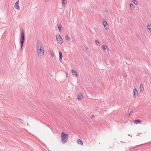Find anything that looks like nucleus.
<instances>
[{
	"label": "nucleus",
	"mask_w": 151,
	"mask_h": 151,
	"mask_svg": "<svg viewBox=\"0 0 151 151\" xmlns=\"http://www.w3.org/2000/svg\"><path fill=\"white\" fill-rule=\"evenodd\" d=\"M36 49L38 58H42L44 55V47L42 43L39 41H38L37 43Z\"/></svg>",
	"instance_id": "f257e3e1"
},
{
	"label": "nucleus",
	"mask_w": 151,
	"mask_h": 151,
	"mask_svg": "<svg viewBox=\"0 0 151 151\" xmlns=\"http://www.w3.org/2000/svg\"><path fill=\"white\" fill-rule=\"evenodd\" d=\"M61 139L62 142L63 144L65 143L67 141L68 134L62 132L61 135Z\"/></svg>",
	"instance_id": "f03ea898"
},
{
	"label": "nucleus",
	"mask_w": 151,
	"mask_h": 151,
	"mask_svg": "<svg viewBox=\"0 0 151 151\" xmlns=\"http://www.w3.org/2000/svg\"><path fill=\"white\" fill-rule=\"evenodd\" d=\"M56 37L58 42L60 44H61L63 42V39L60 35L59 34H57L56 35Z\"/></svg>",
	"instance_id": "7ed1b4c3"
},
{
	"label": "nucleus",
	"mask_w": 151,
	"mask_h": 151,
	"mask_svg": "<svg viewBox=\"0 0 151 151\" xmlns=\"http://www.w3.org/2000/svg\"><path fill=\"white\" fill-rule=\"evenodd\" d=\"M25 40L24 38V32L23 30L22 31L21 36L20 37V44H23L24 43V40Z\"/></svg>",
	"instance_id": "20e7f679"
},
{
	"label": "nucleus",
	"mask_w": 151,
	"mask_h": 151,
	"mask_svg": "<svg viewBox=\"0 0 151 151\" xmlns=\"http://www.w3.org/2000/svg\"><path fill=\"white\" fill-rule=\"evenodd\" d=\"M14 7L16 9L19 10H20V7L19 5V0H18L15 3L14 6Z\"/></svg>",
	"instance_id": "39448f33"
},
{
	"label": "nucleus",
	"mask_w": 151,
	"mask_h": 151,
	"mask_svg": "<svg viewBox=\"0 0 151 151\" xmlns=\"http://www.w3.org/2000/svg\"><path fill=\"white\" fill-rule=\"evenodd\" d=\"M102 48L105 52H109V49L107 45H103L102 46Z\"/></svg>",
	"instance_id": "423d86ee"
},
{
	"label": "nucleus",
	"mask_w": 151,
	"mask_h": 151,
	"mask_svg": "<svg viewBox=\"0 0 151 151\" xmlns=\"http://www.w3.org/2000/svg\"><path fill=\"white\" fill-rule=\"evenodd\" d=\"M103 25L105 29L107 30L108 29V25L106 21H104L103 23Z\"/></svg>",
	"instance_id": "0eeeda50"
},
{
	"label": "nucleus",
	"mask_w": 151,
	"mask_h": 151,
	"mask_svg": "<svg viewBox=\"0 0 151 151\" xmlns=\"http://www.w3.org/2000/svg\"><path fill=\"white\" fill-rule=\"evenodd\" d=\"M71 73L73 75H74L76 77H77L78 76V72L77 71L72 70Z\"/></svg>",
	"instance_id": "6e6552de"
},
{
	"label": "nucleus",
	"mask_w": 151,
	"mask_h": 151,
	"mask_svg": "<svg viewBox=\"0 0 151 151\" xmlns=\"http://www.w3.org/2000/svg\"><path fill=\"white\" fill-rule=\"evenodd\" d=\"M83 98L82 93H79L77 96V99L78 101H80Z\"/></svg>",
	"instance_id": "1a4fd4ad"
},
{
	"label": "nucleus",
	"mask_w": 151,
	"mask_h": 151,
	"mask_svg": "<svg viewBox=\"0 0 151 151\" xmlns=\"http://www.w3.org/2000/svg\"><path fill=\"white\" fill-rule=\"evenodd\" d=\"M133 91L134 93L133 97L135 98L138 95V92L136 88L133 90Z\"/></svg>",
	"instance_id": "9d476101"
},
{
	"label": "nucleus",
	"mask_w": 151,
	"mask_h": 151,
	"mask_svg": "<svg viewBox=\"0 0 151 151\" xmlns=\"http://www.w3.org/2000/svg\"><path fill=\"white\" fill-rule=\"evenodd\" d=\"M59 60L61 62V63H62V57H63V55H62V52H60V51H59Z\"/></svg>",
	"instance_id": "9b49d317"
},
{
	"label": "nucleus",
	"mask_w": 151,
	"mask_h": 151,
	"mask_svg": "<svg viewBox=\"0 0 151 151\" xmlns=\"http://www.w3.org/2000/svg\"><path fill=\"white\" fill-rule=\"evenodd\" d=\"M58 28L59 31V32H60L61 31L62 26L60 24H57Z\"/></svg>",
	"instance_id": "f8f14e48"
},
{
	"label": "nucleus",
	"mask_w": 151,
	"mask_h": 151,
	"mask_svg": "<svg viewBox=\"0 0 151 151\" xmlns=\"http://www.w3.org/2000/svg\"><path fill=\"white\" fill-rule=\"evenodd\" d=\"M76 142H77V143H78V144H81L82 146H83V142L82 141V140L81 139H77Z\"/></svg>",
	"instance_id": "ddd939ff"
},
{
	"label": "nucleus",
	"mask_w": 151,
	"mask_h": 151,
	"mask_svg": "<svg viewBox=\"0 0 151 151\" xmlns=\"http://www.w3.org/2000/svg\"><path fill=\"white\" fill-rule=\"evenodd\" d=\"M139 89L140 91L141 92H142L144 90L143 84L142 83L140 85Z\"/></svg>",
	"instance_id": "4468645a"
},
{
	"label": "nucleus",
	"mask_w": 151,
	"mask_h": 151,
	"mask_svg": "<svg viewBox=\"0 0 151 151\" xmlns=\"http://www.w3.org/2000/svg\"><path fill=\"white\" fill-rule=\"evenodd\" d=\"M67 3V0H62V4L63 6V7H65V4Z\"/></svg>",
	"instance_id": "2eb2a0df"
},
{
	"label": "nucleus",
	"mask_w": 151,
	"mask_h": 151,
	"mask_svg": "<svg viewBox=\"0 0 151 151\" xmlns=\"http://www.w3.org/2000/svg\"><path fill=\"white\" fill-rule=\"evenodd\" d=\"M147 29H148L150 32L151 33V24H148L147 25Z\"/></svg>",
	"instance_id": "dca6fc26"
},
{
	"label": "nucleus",
	"mask_w": 151,
	"mask_h": 151,
	"mask_svg": "<svg viewBox=\"0 0 151 151\" xmlns=\"http://www.w3.org/2000/svg\"><path fill=\"white\" fill-rule=\"evenodd\" d=\"M134 122L135 124H141V121L139 120H135L134 121Z\"/></svg>",
	"instance_id": "f3484780"
},
{
	"label": "nucleus",
	"mask_w": 151,
	"mask_h": 151,
	"mask_svg": "<svg viewBox=\"0 0 151 151\" xmlns=\"http://www.w3.org/2000/svg\"><path fill=\"white\" fill-rule=\"evenodd\" d=\"M130 6L132 10H133L134 8V7L132 4H130Z\"/></svg>",
	"instance_id": "a211bd4d"
},
{
	"label": "nucleus",
	"mask_w": 151,
	"mask_h": 151,
	"mask_svg": "<svg viewBox=\"0 0 151 151\" xmlns=\"http://www.w3.org/2000/svg\"><path fill=\"white\" fill-rule=\"evenodd\" d=\"M65 39L67 41H69L70 40V38L69 37L68 35H65Z\"/></svg>",
	"instance_id": "6ab92c4d"
},
{
	"label": "nucleus",
	"mask_w": 151,
	"mask_h": 151,
	"mask_svg": "<svg viewBox=\"0 0 151 151\" xmlns=\"http://www.w3.org/2000/svg\"><path fill=\"white\" fill-rule=\"evenodd\" d=\"M50 54L51 55L52 57H54V52L52 50H51L50 51Z\"/></svg>",
	"instance_id": "aec40b11"
},
{
	"label": "nucleus",
	"mask_w": 151,
	"mask_h": 151,
	"mask_svg": "<svg viewBox=\"0 0 151 151\" xmlns=\"http://www.w3.org/2000/svg\"><path fill=\"white\" fill-rule=\"evenodd\" d=\"M132 2L135 5H137L138 4V2L136 0H132Z\"/></svg>",
	"instance_id": "412c9836"
},
{
	"label": "nucleus",
	"mask_w": 151,
	"mask_h": 151,
	"mask_svg": "<svg viewBox=\"0 0 151 151\" xmlns=\"http://www.w3.org/2000/svg\"><path fill=\"white\" fill-rule=\"evenodd\" d=\"M95 43L97 45H99V41L97 40L95 41Z\"/></svg>",
	"instance_id": "4be33fe9"
},
{
	"label": "nucleus",
	"mask_w": 151,
	"mask_h": 151,
	"mask_svg": "<svg viewBox=\"0 0 151 151\" xmlns=\"http://www.w3.org/2000/svg\"><path fill=\"white\" fill-rule=\"evenodd\" d=\"M21 44V46H20L21 49H22V48L23 44Z\"/></svg>",
	"instance_id": "5701e85b"
},
{
	"label": "nucleus",
	"mask_w": 151,
	"mask_h": 151,
	"mask_svg": "<svg viewBox=\"0 0 151 151\" xmlns=\"http://www.w3.org/2000/svg\"><path fill=\"white\" fill-rule=\"evenodd\" d=\"M105 12H108V10L107 9H106V10H105Z\"/></svg>",
	"instance_id": "b1692460"
},
{
	"label": "nucleus",
	"mask_w": 151,
	"mask_h": 151,
	"mask_svg": "<svg viewBox=\"0 0 151 151\" xmlns=\"http://www.w3.org/2000/svg\"><path fill=\"white\" fill-rule=\"evenodd\" d=\"M85 48L86 50H88V47L87 46L85 47Z\"/></svg>",
	"instance_id": "393cba45"
},
{
	"label": "nucleus",
	"mask_w": 151,
	"mask_h": 151,
	"mask_svg": "<svg viewBox=\"0 0 151 151\" xmlns=\"http://www.w3.org/2000/svg\"><path fill=\"white\" fill-rule=\"evenodd\" d=\"M66 77H68V73H66Z\"/></svg>",
	"instance_id": "a878e982"
},
{
	"label": "nucleus",
	"mask_w": 151,
	"mask_h": 151,
	"mask_svg": "<svg viewBox=\"0 0 151 151\" xmlns=\"http://www.w3.org/2000/svg\"><path fill=\"white\" fill-rule=\"evenodd\" d=\"M94 117V116L93 115H92V116L91 117V118H93V117Z\"/></svg>",
	"instance_id": "bb28decb"
},
{
	"label": "nucleus",
	"mask_w": 151,
	"mask_h": 151,
	"mask_svg": "<svg viewBox=\"0 0 151 151\" xmlns=\"http://www.w3.org/2000/svg\"><path fill=\"white\" fill-rule=\"evenodd\" d=\"M49 0H45V1H46V2H47L48 1H49Z\"/></svg>",
	"instance_id": "cd10ccee"
},
{
	"label": "nucleus",
	"mask_w": 151,
	"mask_h": 151,
	"mask_svg": "<svg viewBox=\"0 0 151 151\" xmlns=\"http://www.w3.org/2000/svg\"><path fill=\"white\" fill-rule=\"evenodd\" d=\"M78 1H80V0H78Z\"/></svg>",
	"instance_id": "c85d7f7f"
}]
</instances>
